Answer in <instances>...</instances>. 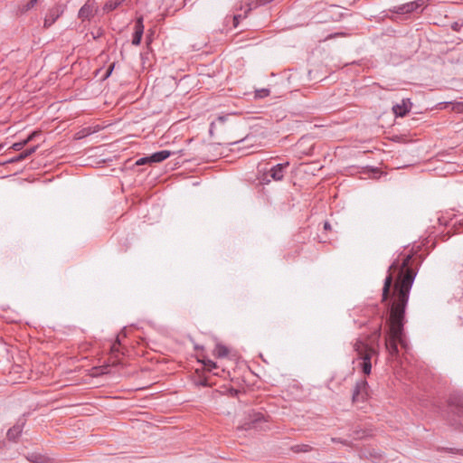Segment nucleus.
Instances as JSON below:
<instances>
[{"label": "nucleus", "mask_w": 463, "mask_h": 463, "mask_svg": "<svg viewBox=\"0 0 463 463\" xmlns=\"http://www.w3.org/2000/svg\"><path fill=\"white\" fill-rule=\"evenodd\" d=\"M120 348H121L120 339H119V336H117L116 341L111 345V347H110L111 354L117 359L118 358V355L120 354H123V352H121Z\"/></svg>", "instance_id": "18"}, {"label": "nucleus", "mask_w": 463, "mask_h": 463, "mask_svg": "<svg viewBox=\"0 0 463 463\" xmlns=\"http://www.w3.org/2000/svg\"><path fill=\"white\" fill-rule=\"evenodd\" d=\"M27 459L33 463H50L51 462V458H49L48 457H46L44 455L38 454V453L29 454L27 456Z\"/></svg>", "instance_id": "14"}, {"label": "nucleus", "mask_w": 463, "mask_h": 463, "mask_svg": "<svg viewBox=\"0 0 463 463\" xmlns=\"http://www.w3.org/2000/svg\"><path fill=\"white\" fill-rule=\"evenodd\" d=\"M438 220H439V224H441V225H447L448 224V222H447V220L444 217H439Z\"/></svg>", "instance_id": "32"}, {"label": "nucleus", "mask_w": 463, "mask_h": 463, "mask_svg": "<svg viewBox=\"0 0 463 463\" xmlns=\"http://www.w3.org/2000/svg\"><path fill=\"white\" fill-rule=\"evenodd\" d=\"M200 384L203 385V386H208L209 385L207 380L201 381Z\"/></svg>", "instance_id": "34"}, {"label": "nucleus", "mask_w": 463, "mask_h": 463, "mask_svg": "<svg viewBox=\"0 0 463 463\" xmlns=\"http://www.w3.org/2000/svg\"><path fill=\"white\" fill-rule=\"evenodd\" d=\"M271 179L272 178L269 176V174L267 172V173H264L262 175V176L260 178V183L262 184H268L270 183Z\"/></svg>", "instance_id": "24"}, {"label": "nucleus", "mask_w": 463, "mask_h": 463, "mask_svg": "<svg viewBox=\"0 0 463 463\" xmlns=\"http://www.w3.org/2000/svg\"><path fill=\"white\" fill-rule=\"evenodd\" d=\"M143 16H139L136 19L135 23V32L132 37V44L139 45L142 40V36L144 33V24H143Z\"/></svg>", "instance_id": "8"}, {"label": "nucleus", "mask_w": 463, "mask_h": 463, "mask_svg": "<svg viewBox=\"0 0 463 463\" xmlns=\"http://www.w3.org/2000/svg\"><path fill=\"white\" fill-rule=\"evenodd\" d=\"M239 390L235 389V388H230L229 389V393L232 397H237L238 394H239Z\"/></svg>", "instance_id": "29"}, {"label": "nucleus", "mask_w": 463, "mask_h": 463, "mask_svg": "<svg viewBox=\"0 0 463 463\" xmlns=\"http://www.w3.org/2000/svg\"><path fill=\"white\" fill-rule=\"evenodd\" d=\"M411 108V102L409 99H403L401 104H396L392 107V111L395 117H404L407 113H409Z\"/></svg>", "instance_id": "9"}, {"label": "nucleus", "mask_w": 463, "mask_h": 463, "mask_svg": "<svg viewBox=\"0 0 463 463\" xmlns=\"http://www.w3.org/2000/svg\"><path fill=\"white\" fill-rule=\"evenodd\" d=\"M125 0H107L104 5L103 10L106 13H109L117 9Z\"/></svg>", "instance_id": "17"}, {"label": "nucleus", "mask_w": 463, "mask_h": 463, "mask_svg": "<svg viewBox=\"0 0 463 463\" xmlns=\"http://www.w3.org/2000/svg\"><path fill=\"white\" fill-rule=\"evenodd\" d=\"M324 229H325L326 231H327V230H330V229H331V225H330V223H329L328 222H324Z\"/></svg>", "instance_id": "33"}, {"label": "nucleus", "mask_w": 463, "mask_h": 463, "mask_svg": "<svg viewBox=\"0 0 463 463\" xmlns=\"http://www.w3.org/2000/svg\"><path fill=\"white\" fill-rule=\"evenodd\" d=\"M289 166L288 162L277 164L269 170V176L274 181H281L284 178L286 170Z\"/></svg>", "instance_id": "6"}, {"label": "nucleus", "mask_w": 463, "mask_h": 463, "mask_svg": "<svg viewBox=\"0 0 463 463\" xmlns=\"http://www.w3.org/2000/svg\"><path fill=\"white\" fill-rule=\"evenodd\" d=\"M39 134V132L37 131H33L32 133H30L26 138H24V140L26 141V143H30L31 141H33L35 137Z\"/></svg>", "instance_id": "28"}, {"label": "nucleus", "mask_w": 463, "mask_h": 463, "mask_svg": "<svg viewBox=\"0 0 463 463\" xmlns=\"http://www.w3.org/2000/svg\"><path fill=\"white\" fill-rule=\"evenodd\" d=\"M38 147H39V146H33L30 148H27V149L22 151L17 156L9 159L8 163L14 164V163L21 162V161L28 158L30 156H32L33 153H35V151L38 149Z\"/></svg>", "instance_id": "11"}, {"label": "nucleus", "mask_w": 463, "mask_h": 463, "mask_svg": "<svg viewBox=\"0 0 463 463\" xmlns=\"http://www.w3.org/2000/svg\"><path fill=\"white\" fill-rule=\"evenodd\" d=\"M369 384L365 379L357 381L352 394V402L354 404L363 403L366 402L370 396Z\"/></svg>", "instance_id": "4"}, {"label": "nucleus", "mask_w": 463, "mask_h": 463, "mask_svg": "<svg viewBox=\"0 0 463 463\" xmlns=\"http://www.w3.org/2000/svg\"><path fill=\"white\" fill-rule=\"evenodd\" d=\"M447 414L451 425L463 430V393H452L447 401Z\"/></svg>", "instance_id": "2"}, {"label": "nucleus", "mask_w": 463, "mask_h": 463, "mask_svg": "<svg viewBox=\"0 0 463 463\" xmlns=\"http://www.w3.org/2000/svg\"><path fill=\"white\" fill-rule=\"evenodd\" d=\"M412 254L406 255L402 261L395 260L388 268L383 281L382 302L385 304L388 317L384 313L379 317V323L373 332L366 339L357 338L354 343L358 367L364 375L372 372V358L375 361L379 355V344L382 336V326L386 322L384 345L386 351L392 356H398L400 345L408 349V342L404 334L405 311L410 298V292L418 273L413 267Z\"/></svg>", "instance_id": "1"}, {"label": "nucleus", "mask_w": 463, "mask_h": 463, "mask_svg": "<svg viewBox=\"0 0 463 463\" xmlns=\"http://www.w3.org/2000/svg\"><path fill=\"white\" fill-rule=\"evenodd\" d=\"M290 449L294 453H301V452H309L313 449V448L308 444H300V445H294L290 448Z\"/></svg>", "instance_id": "20"}, {"label": "nucleus", "mask_w": 463, "mask_h": 463, "mask_svg": "<svg viewBox=\"0 0 463 463\" xmlns=\"http://www.w3.org/2000/svg\"><path fill=\"white\" fill-rule=\"evenodd\" d=\"M343 35H345V33H334V34H330L327 38L331 39V38H335L336 36H343Z\"/></svg>", "instance_id": "31"}, {"label": "nucleus", "mask_w": 463, "mask_h": 463, "mask_svg": "<svg viewBox=\"0 0 463 463\" xmlns=\"http://www.w3.org/2000/svg\"><path fill=\"white\" fill-rule=\"evenodd\" d=\"M256 1L259 5H265L272 2L273 0H256Z\"/></svg>", "instance_id": "30"}, {"label": "nucleus", "mask_w": 463, "mask_h": 463, "mask_svg": "<svg viewBox=\"0 0 463 463\" xmlns=\"http://www.w3.org/2000/svg\"><path fill=\"white\" fill-rule=\"evenodd\" d=\"M24 425V422H22L21 424L17 423L14 425L12 428H10L6 433V436L9 440L16 441L18 437L21 435L23 431V427Z\"/></svg>", "instance_id": "13"}, {"label": "nucleus", "mask_w": 463, "mask_h": 463, "mask_svg": "<svg viewBox=\"0 0 463 463\" xmlns=\"http://www.w3.org/2000/svg\"><path fill=\"white\" fill-rule=\"evenodd\" d=\"M5 445V441L0 439V449L3 448Z\"/></svg>", "instance_id": "37"}, {"label": "nucleus", "mask_w": 463, "mask_h": 463, "mask_svg": "<svg viewBox=\"0 0 463 463\" xmlns=\"http://www.w3.org/2000/svg\"><path fill=\"white\" fill-rule=\"evenodd\" d=\"M27 145L26 141L24 139L19 142H15L12 145L11 148L14 151H21Z\"/></svg>", "instance_id": "23"}, {"label": "nucleus", "mask_w": 463, "mask_h": 463, "mask_svg": "<svg viewBox=\"0 0 463 463\" xmlns=\"http://www.w3.org/2000/svg\"><path fill=\"white\" fill-rule=\"evenodd\" d=\"M332 440H333L334 442H341V443L345 444V441H343V440H341L340 439H333Z\"/></svg>", "instance_id": "35"}, {"label": "nucleus", "mask_w": 463, "mask_h": 463, "mask_svg": "<svg viewBox=\"0 0 463 463\" xmlns=\"http://www.w3.org/2000/svg\"><path fill=\"white\" fill-rule=\"evenodd\" d=\"M266 421L267 419L264 413L250 410L247 412L243 422L238 426V429L241 430H262V423Z\"/></svg>", "instance_id": "3"}, {"label": "nucleus", "mask_w": 463, "mask_h": 463, "mask_svg": "<svg viewBox=\"0 0 463 463\" xmlns=\"http://www.w3.org/2000/svg\"><path fill=\"white\" fill-rule=\"evenodd\" d=\"M225 118H226V117L222 116V117H219V118H218V120H219V121H221V122H224V121H225Z\"/></svg>", "instance_id": "36"}, {"label": "nucleus", "mask_w": 463, "mask_h": 463, "mask_svg": "<svg viewBox=\"0 0 463 463\" xmlns=\"http://www.w3.org/2000/svg\"><path fill=\"white\" fill-rule=\"evenodd\" d=\"M248 139H249L248 137H246L241 138L240 140L229 143V145L232 146H237L236 148H231V150H232V151H234V150L241 151V150H244L246 148H250V146H252V145L251 144H246L248 142Z\"/></svg>", "instance_id": "15"}, {"label": "nucleus", "mask_w": 463, "mask_h": 463, "mask_svg": "<svg viewBox=\"0 0 463 463\" xmlns=\"http://www.w3.org/2000/svg\"><path fill=\"white\" fill-rule=\"evenodd\" d=\"M146 164H151V163H150L149 156H144V157H141V158H139V159L136 162V165H146Z\"/></svg>", "instance_id": "26"}, {"label": "nucleus", "mask_w": 463, "mask_h": 463, "mask_svg": "<svg viewBox=\"0 0 463 463\" xmlns=\"http://www.w3.org/2000/svg\"><path fill=\"white\" fill-rule=\"evenodd\" d=\"M114 68H115V62H112V63L108 67V69H107V71H106V72H105V74H104V76H103V80L108 79V78L111 75V73H112V71H113Z\"/></svg>", "instance_id": "25"}, {"label": "nucleus", "mask_w": 463, "mask_h": 463, "mask_svg": "<svg viewBox=\"0 0 463 463\" xmlns=\"http://www.w3.org/2000/svg\"><path fill=\"white\" fill-rule=\"evenodd\" d=\"M458 224L463 227V219L458 222Z\"/></svg>", "instance_id": "38"}, {"label": "nucleus", "mask_w": 463, "mask_h": 463, "mask_svg": "<svg viewBox=\"0 0 463 463\" xmlns=\"http://www.w3.org/2000/svg\"><path fill=\"white\" fill-rule=\"evenodd\" d=\"M448 450H449V452H451V453H454V450H455V449H449Z\"/></svg>", "instance_id": "39"}, {"label": "nucleus", "mask_w": 463, "mask_h": 463, "mask_svg": "<svg viewBox=\"0 0 463 463\" xmlns=\"http://www.w3.org/2000/svg\"><path fill=\"white\" fill-rule=\"evenodd\" d=\"M175 154V152H171L168 150H161L153 153L149 156L150 163H160L168 158L171 155Z\"/></svg>", "instance_id": "12"}, {"label": "nucleus", "mask_w": 463, "mask_h": 463, "mask_svg": "<svg viewBox=\"0 0 463 463\" xmlns=\"http://www.w3.org/2000/svg\"><path fill=\"white\" fill-rule=\"evenodd\" d=\"M270 94V90L267 88L255 90V99H263Z\"/></svg>", "instance_id": "21"}, {"label": "nucleus", "mask_w": 463, "mask_h": 463, "mask_svg": "<svg viewBox=\"0 0 463 463\" xmlns=\"http://www.w3.org/2000/svg\"><path fill=\"white\" fill-rule=\"evenodd\" d=\"M412 2L418 10L419 8H421L422 6L426 5L428 4L429 0H415Z\"/></svg>", "instance_id": "27"}, {"label": "nucleus", "mask_w": 463, "mask_h": 463, "mask_svg": "<svg viewBox=\"0 0 463 463\" xmlns=\"http://www.w3.org/2000/svg\"><path fill=\"white\" fill-rule=\"evenodd\" d=\"M94 15V2L88 0L80 9L78 16L82 21H90Z\"/></svg>", "instance_id": "7"}, {"label": "nucleus", "mask_w": 463, "mask_h": 463, "mask_svg": "<svg viewBox=\"0 0 463 463\" xmlns=\"http://www.w3.org/2000/svg\"><path fill=\"white\" fill-rule=\"evenodd\" d=\"M203 364L207 371L213 372L214 375L220 376V373L217 371L216 372L214 371V370H218V365L216 364L215 362H213L210 359H204L203 361Z\"/></svg>", "instance_id": "19"}, {"label": "nucleus", "mask_w": 463, "mask_h": 463, "mask_svg": "<svg viewBox=\"0 0 463 463\" xmlns=\"http://www.w3.org/2000/svg\"><path fill=\"white\" fill-rule=\"evenodd\" d=\"M416 11L417 7L414 5L413 2H409L390 9V12L397 14H409Z\"/></svg>", "instance_id": "10"}, {"label": "nucleus", "mask_w": 463, "mask_h": 463, "mask_svg": "<svg viewBox=\"0 0 463 463\" xmlns=\"http://www.w3.org/2000/svg\"><path fill=\"white\" fill-rule=\"evenodd\" d=\"M38 1L37 0H30L26 5H23L21 8H20V12L22 14H24L26 12H28L29 10H31L33 7H34V5H36Z\"/></svg>", "instance_id": "22"}, {"label": "nucleus", "mask_w": 463, "mask_h": 463, "mask_svg": "<svg viewBox=\"0 0 463 463\" xmlns=\"http://www.w3.org/2000/svg\"><path fill=\"white\" fill-rule=\"evenodd\" d=\"M64 8L61 5H55L51 8L44 18V27L49 28L52 26L56 20L62 14Z\"/></svg>", "instance_id": "5"}, {"label": "nucleus", "mask_w": 463, "mask_h": 463, "mask_svg": "<svg viewBox=\"0 0 463 463\" xmlns=\"http://www.w3.org/2000/svg\"><path fill=\"white\" fill-rule=\"evenodd\" d=\"M228 354H229L228 347L220 343L216 345V346L213 350V354L217 358H224L228 355Z\"/></svg>", "instance_id": "16"}]
</instances>
